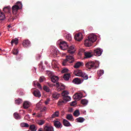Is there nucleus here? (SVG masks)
I'll list each match as a JSON object with an SVG mask.
<instances>
[{
  "instance_id": "1",
  "label": "nucleus",
  "mask_w": 131,
  "mask_h": 131,
  "mask_svg": "<svg viewBox=\"0 0 131 131\" xmlns=\"http://www.w3.org/2000/svg\"><path fill=\"white\" fill-rule=\"evenodd\" d=\"M97 40V36L95 35H90L84 41L86 47H91L92 43H94Z\"/></svg>"
},
{
  "instance_id": "2",
  "label": "nucleus",
  "mask_w": 131,
  "mask_h": 131,
  "mask_svg": "<svg viewBox=\"0 0 131 131\" xmlns=\"http://www.w3.org/2000/svg\"><path fill=\"white\" fill-rule=\"evenodd\" d=\"M75 61L73 56L67 55L66 56V59L62 61V66H67L69 64H72Z\"/></svg>"
},
{
  "instance_id": "3",
  "label": "nucleus",
  "mask_w": 131,
  "mask_h": 131,
  "mask_svg": "<svg viewBox=\"0 0 131 131\" xmlns=\"http://www.w3.org/2000/svg\"><path fill=\"white\" fill-rule=\"evenodd\" d=\"M20 8H22V3L20 2H17L15 5L12 6V10L13 15H16Z\"/></svg>"
},
{
  "instance_id": "4",
  "label": "nucleus",
  "mask_w": 131,
  "mask_h": 131,
  "mask_svg": "<svg viewBox=\"0 0 131 131\" xmlns=\"http://www.w3.org/2000/svg\"><path fill=\"white\" fill-rule=\"evenodd\" d=\"M85 66L88 69H97V68H98V67L96 66V63L92 61L88 62L85 64Z\"/></svg>"
},
{
  "instance_id": "5",
  "label": "nucleus",
  "mask_w": 131,
  "mask_h": 131,
  "mask_svg": "<svg viewBox=\"0 0 131 131\" xmlns=\"http://www.w3.org/2000/svg\"><path fill=\"white\" fill-rule=\"evenodd\" d=\"M93 53V55L96 56V57H100V56H101L103 53V50L100 48H97L94 50Z\"/></svg>"
},
{
  "instance_id": "6",
  "label": "nucleus",
  "mask_w": 131,
  "mask_h": 131,
  "mask_svg": "<svg viewBox=\"0 0 131 131\" xmlns=\"http://www.w3.org/2000/svg\"><path fill=\"white\" fill-rule=\"evenodd\" d=\"M59 47L61 50H67L68 49V45L67 44V42L66 41H63L60 42Z\"/></svg>"
},
{
  "instance_id": "7",
  "label": "nucleus",
  "mask_w": 131,
  "mask_h": 131,
  "mask_svg": "<svg viewBox=\"0 0 131 131\" xmlns=\"http://www.w3.org/2000/svg\"><path fill=\"white\" fill-rule=\"evenodd\" d=\"M56 85L57 86L56 90L57 92H61V91L65 90V85L61 83L57 82Z\"/></svg>"
},
{
  "instance_id": "8",
  "label": "nucleus",
  "mask_w": 131,
  "mask_h": 131,
  "mask_svg": "<svg viewBox=\"0 0 131 131\" xmlns=\"http://www.w3.org/2000/svg\"><path fill=\"white\" fill-rule=\"evenodd\" d=\"M43 129L44 131H55L53 126L48 124H46L43 126Z\"/></svg>"
},
{
  "instance_id": "9",
  "label": "nucleus",
  "mask_w": 131,
  "mask_h": 131,
  "mask_svg": "<svg viewBox=\"0 0 131 131\" xmlns=\"http://www.w3.org/2000/svg\"><path fill=\"white\" fill-rule=\"evenodd\" d=\"M3 11L5 13V15L7 16H10L11 15V7L7 6L3 8Z\"/></svg>"
},
{
  "instance_id": "10",
  "label": "nucleus",
  "mask_w": 131,
  "mask_h": 131,
  "mask_svg": "<svg viewBox=\"0 0 131 131\" xmlns=\"http://www.w3.org/2000/svg\"><path fill=\"white\" fill-rule=\"evenodd\" d=\"M74 38L77 41H81L82 40L83 36L81 33H79L75 35Z\"/></svg>"
},
{
  "instance_id": "11",
  "label": "nucleus",
  "mask_w": 131,
  "mask_h": 131,
  "mask_svg": "<svg viewBox=\"0 0 131 131\" xmlns=\"http://www.w3.org/2000/svg\"><path fill=\"white\" fill-rule=\"evenodd\" d=\"M53 123L56 128H61L63 126L62 123L59 121H54Z\"/></svg>"
},
{
  "instance_id": "12",
  "label": "nucleus",
  "mask_w": 131,
  "mask_h": 131,
  "mask_svg": "<svg viewBox=\"0 0 131 131\" xmlns=\"http://www.w3.org/2000/svg\"><path fill=\"white\" fill-rule=\"evenodd\" d=\"M84 73H83L81 70H77L74 71V74H75V75H76V76H80V77H82Z\"/></svg>"
},
{
  "instance_id": "13",
  "label": "nucleus",
  "mask_w": 131,
  "mask_h": 131,
  "mask_svg": "<svg viewBox=\"0 0 131 131\" xmlns=\"http://www.w3.org/2000/svg\"><path fill=\"white\" fill-rule=\"evenodd\" d=\"M33 94L35 97H37V98H40L41 97V94H40V92H39V90L36 89L35 90H34V92H33Z\"/></svg>"
},
{
  "instance_id": "14",
  "label": "nucleus",
  "mask_w": 131,
  "mask_h": 131,
  "mask_svg": "<svg viewBox=\"0 0 131 131\" xmlns=\"http://www.w3.org/2000/svg\"><path fill=\"white\" fill-rule=\"evenodd\" d=\"M84 55L85 57V58H92L93 56H94V54L93 52H85L84 53Z\"/></svg>"
},
{
  "instance_id": "15",
  "label": "nucleus",
  "mask_w": 131,
  "mask_h": 131,
  "mask_svg": "<svg viewBox=\"0 0 131 131\" xmlns=\"http://www.w3.org/2000/svg\"><path fill=\"white\" fill-rule=\"evenodd\" d=\"M23 46L24 48H27L30 46V41L29 40H24L23 42Z\"/></svg>"
},
{
  "instance_id": "16",
  "label": "nucleus",
  "mask_w": 131,
  "mask_h": 131,
  "mask_svg": "<svg viewBox=\"0 0 131 131\" xmlns=\"http://www.w3.org/2000/svg\"><path fill=\"white\" fill-rule=\"evenodd\" d=\"M7 17H9L7 14H5L4 12H1L0 13V21H3L5 20V19H7Z\"/></svg>"
},
{
  "instance_id": "17",
  "label": "nucleus",
  "mask_w": 131,
  "mask_h": 131,
  "mask_svg": "<svg viewBox=\"0 0 131 131\" xmlns=\"http://www.w3.org/2000/svg\"><path fill=\"white\" fill-rule=\"evenodd\" d=\"M80 66H83V62L78 61L74 66V68L77 69L79 68Z\"/></svg>"
},
{
  "instance_id": "18",
  "label": "nucleus",
  "mask_w": 131,
  "mask_h": 131,
  "mask_svg": "<svg viewBox=\"0 0 131 131\" xmlns=\"http://www.w3.org/2000/svg\"><path fill=\"white\" fill-rule=\"evenodd\" d=\"M51 81L52 82H57L58 81V80H59V77H58V76H52L51 78Z\"/></svg>"
},
{
  "instance_id": "19",
  "label": "nucleus",
  "mask_w": 131,
  "mask_h": 131,
  "mask_svg": "<svg viewBox=\"0 0 131 131\" xmlns=\"http://www.w3.org/2000/svg\"><path fill=\"white\" fill-rule=\"evenodd\" d=\"M74 98L75 100H80L82 98V94L81 93L77 94L74 96Z\"/></svg>"
},
{
  "instance_id": "20",
  "label": "nucleus",
  "mask_w": 131,
  "mask_h": 131,
  "mask_svg": "<svg viewBox=\"0 0 131 131\" xmlns=\"http://www.w3.org/2000/svg\"><path fill=\"white\" fill-rule=\"evenodd\" d=\"M72 81L75 84H80V83H81V80H80V79H78V78L74 79Z\"/></svg>"
},
{
  "instance_id": "21",
  "label": "nucleus",
  "mask_w": 131,
  "mask_h": 131,
  "mask_svg": "<svg viewBox=\"0 0 131 131\" xmlns=\"http://www.w3.org/2000/svg\"><path fill=\"white\" fill-rule=\"evenodd\" d=\"M52 97L54 98V99H56V100L59 99L60 97V94L57 93V92H53L52 94Z\"/></svg>"
},
{
  "instance_id": "22",
  "label": "nucleus",
  "mask_w": 131,
  "mask_h": 131,
  "mask_svg": "<svg viewBox=\"0 0 131 131\" xmlns=\"http://www.w3.org/2000/svg\"><path fill=\"white\" fill-rule=\"evenodd\" d=\"M63 124L64 125V126H71V124H70V122L68 121L66 119H64L63 120Z\"/></svg>"
},
{
  "instance_id": "23",
  "label": "nucleus",
  "mask_w": 131,
  "mask_h": 131,
  "mask_svg": "<svg viewBox=\"0 0 131 131\" xmlns=\"http://www.w3.org/2000/svg\"><path fill=\"white\" fill-rule=\"evenodd\" d=\"M71 74L69 73L68 74H64L63 75V79L64 80H69V79L70 78Z\"/></svg>"
},
{
  "instance_id": "24",
  "label": "nucleus",
  "mask_w": 131,
  "mask_h": 131,
  "mask_svg": "<svg viewBox=\"0 0 131 131\" xmlns=\"http://www.w3.org/2000/svg\"><path fill=\"white\" fill-rule=\"evenodd\" d=\"M73 50H74V47L71 46L69 50H68V53H69L71 55H72L74 54V51H73Z\"/></svg>"
},
{
  "instance_id": "25",
  "label": "nucleus",
  "mask_w": 131,
  "mask_h": 131,
  "mask_svg": "<svg viewBox=\"0 0 131 131\" xmlns=\"http://www.w3.org/2000/svg\"><path fill=\"white\" fill-rule=\"evenodd\" d=\"M19 42V39H18L17 38H15V39H12L11 40V45L13 46V43H15V46H17Z\"/></svg>"
},
{
  "instance_id": "26",
  "label": "nucleus",
  "mask_w": 131,
  "mask_h": 131,
  "mask_svg": "<svg viewBox=\"0 0 131 131\" xmlns=\"http://www.w3.org/2000/svg\"><path fill=\"white\" fill-rule=\"evenodd\" d=\"M67 119L68 120H70L71 121H73V116L72 114H69L67 115L66 117Z\"/></svg>"
},
{
  "instance_id": "27",
  "label": "nucleus",
  "mask_w": 131,
  "mask_h": 131,
  "mask_svg": "<svg viewBox=\"0 0 131 131\" xmlns=\"http://www.w3.org/2000/svg\"><path fill=\"white\" fill-rule=\"evenodd\" d=\"M77 122H80V123H82V122H83V121H84V120H85V119H84V118H82V117H79L78 118L76 119Z\"/></svg>"
},
{
  "instance_id": "28",
  "label": "nucleus",
  "mask_w": 131,
  "mask_h": 131,
  "mask_svg": "<svg viewBox=\"0 0 131 131\" xmlns=\"http://www.w3.org/2000/svg\"><path fill=\"white\" fill-rule=\"evenodd\" d=\"M62 98L66 103V102H68V101H70V100H71V98L70 96H68V95L67 96H63Z\"/></svg>"
},
{
  "instance_id": "29",
  "label": "nucleus",
  "mask_w": 131,
  "mask_h": 131,
  "mask_svg": "<svg viewBox=\"0 0 131 131\" xmlns=\"http://www.w3.org/2000/svg\"><path fill=\"white\" fill-rule=\"evenodd\" d=\"M23 107L24 109L29 108V102H28V101H25L23 104Z\"/></svg>"
},
{
  "instance_id": "30",
  "label": "nucleus",
  "mask_w": 131,
  "mask_h": 131,
  "mask_svg": "<svg viewBox=\"0 0 131 131\" xmlns=\"http://www.w3.org/2000/svg\"><path fill=\"white\" fill-rule=\"evenodd\" d=\"M14 117L15 119H21V116L17 113H14L13 114Z\"/></svg>"
},
{
  "instance_id": "31",
  "label": "nucleus",
  "mask_w": 131,
  "mask_h": 131,
  "mask_svg": "<svg viewBox=\"0 0 131 131\" xmlns=\"http://www.w3.org/2000/svg\"><path fill=\"white\" fill-rule=\"evenodd\" d=\"M73 115L74 116H75V117H77L78 116H79V115H80L79 110H76V111H75V112L73 113Z\"/></svg>"
},
{
  "instance_id": "32",
  "label": "nucleus",
  "mask_w": 131,
  "mask_h": 131,
  "mask_svg": "<svg viewBox=\"0 0 131 131\" xmlns=\"http://www.w3.org/2000/svg\"><path fill=\"white\" fill-rule=\"evenodd\" d=\"M23 102V100L22 99L18 98L15 101V104H17V105H20V104H22Z\"/></svg>"
},
{
  "instance_id": "33",
  "label": "nucleus",
  "mask_w": 131,
  "mask_h": 131,
  "mask_svg": "<svg viewBox=\"0 0 131 131\" xmlns=\"http://www.w3.org/2000/svg\"><path fill=\"white\" fill-rule=\"evenodd\" d=\"M30 129L31 131H36L37 130V128L34 125H31L30 126Z\"/></svg>"
},
{
  "instance_id": "34",
  "label": "nucleus",
  "mask_w": 131,
  "mask_h": 131,
  "mask_svg": "<svg viewBox=\"0 0 131 131\" xmlns=\"http://www.w3.org/2000/svg\"><path fill=\"white\" fill-rule=\"evenodd\" d=\"M39 69L40 71H43L45 70V68H43L42 62L41 61L39 63Z\"/></svg>"
},
{
  "instance_id": "35",
  "label": "nucleus",
  "mask_w": 131,
  "mask_h": 131,
  "mask_svg": "<svg viewBox=\"0 0 131 131\" xmlns=\"http://www.w3.org/2000/svg\"><path fill=\"white\" fill-rule=\"evenodd\" d=\"M52 118H55V117H59V111L55 112L52 116Z\"/></svg>"
},
{
  "instance_id": "36",
  "label": "nucleus",
  "mask_w": 131,
  "mask_h": 131,
  "mask_svg": "<svg viewBox=\"0 0 131 131\" xmlns=\"http://www.w3.org/2000/svg\"><path fill=\"white\" fill-rule=\"evenodd\" d=\"M45 122H46L45 120H38L36 122V123L38 124V125H42L43 124H45Z\"/></svg>"
},
{
  "instance_id": "37",
  "label": "nucleus",
  "mask_w": 131,
  "mask_h": 131,
  "mask_svg": "<svg viewBox=\"0 0 131 131\" xmlns=\"http://www.w3.org/2000/svg\"><path fill=\"white\" fill-rule=\"evenodd\" d=\"M20 126L21 127H29V124L27 123H20Z\"/></svg>"
},
{
  "instance_id": "38",
  "label": "nucleus",
  "mask_w": 131,
  "mask_h": 131,
  "mask_svg": "<svg viewBox=\"0 0 131 131\" xmlns=\"http://www.w3.org/2000/svg\"><path fill=\"white\" fill-rule=\"evenodd\" d=\"M97 74L98 76H102L104 74V70H100L97 72Z\"/></svg>"
},
{
  "instance_id": "39",
  "label": "nucleus",
  "mask_w": 131,
  "mask_h": 131,
  "mask_svg": "<svg viewBox=\"0 0 131 131\" xmlns=\"http://www.w3.org/2000/svg\"><path fill=\"white\" fill-rule=\"evenodd\" d=\"M61 95L62 97H66L69 95V92L68 91H64L63 92L61 93Z\"/></svg>"
},
{
  "instance_id": "40",
  "label": "nucleus",
  "mask_w": 131,
  "mask_h": 131,
  "mask_svg": "<svg viewBox=\"0 0 131 131\" xmlns=\"http://www.w3.org/2000/svg\"><path fill=\"white\" fill-rule=\"evenodd\" d=\"M66 38L67 40H69V41H71V40L72 39V37L71 36V34H68L66 36Z\"/></svg>"
},
{
  "instance_id": "41",
  "label": "nucleus",
  "mask_w": 131,
  "mask_h": 131,
  "mask_svg": "<svg viewBox=\"0 0 131 131\" xmlns=\"http://www.w3.org/2000/svg\"><path fill=\"white\" fill-rule=\"evenodd\" d=\"M81 103L82 104V105H88L89 101L86 99H83L81 101Z\"/></svg>"
},
{
  "instance_id": "42",
  "label": "nucleus",
  "mask_w": 131,
  "mask_h": 131,
  "mask_svg": "<svg viewBox=\"0 0 131 131\" xmlns=\"http://www.w3.org/2000/svg\"><path fill=\"white\" fill-rule=\"evenodd\" d=\"M6 19H7L9 22H13V20H15V18H14V17H13L12 16H10L9 18H8L7 17Z\"/></svg>"
},
{
  "instance_id": "43",
  "label": "nucleus",
  "mask_w": 131,
  "mask_h": 131,
  "mask_svg": "<svg viewBox=\"0 0 131 131\" xmlns=\"http://www.w3.org/2000/svg\"><path fill=\"white\" fill-rule=\"evenodd\" d=\"M43 89L47 93H50V88L48 86H44Z\"/></svg>"
},
{
  "instance_id": "44",
  "label": "nucleus",
  "mask_w": 131,
  "mask_h": 131,
  "mask_svg": "<svg viewBox=\"0 0 131 131\" xmlns=\"http://www.w3.org/2000/svg\"><path fill=\"white\" fill-rule=\"evenodd\" d=\"M83 78H84V79H85V80L89 79V76H88V75H86V74L84 73L83 74L82 77Z\"/></svg>"
},
{
  "instance_id": "45",
  "label": "nucleus",
  "mask_w": 131,
  "mask_h": 131,
  "mask_svg": "<svg viewBox=\"0 0 131 131\" xmlns=\"http://www.w3.org/2000/svg\"><path fill=\"white\" fill-rule=\"evenodd\" d=\"M66 103L64 100H59L58 102V105H63V104H65Z\"/></svg>"
},
{
  "instance_id": "46",
  "label": "nucleus",
  "mask_w": 131,
  "mask_h": 131,
  "mask_svg": "<svg viewBox=\"0 0 131 131\" xmlns=\"http://www.w3.org/2000/svg\"><path fill=\"white\" fill-rule=\"evenodd\" d=\"M52 53L54 56H56L57 54H58V50H57V49H55L52 51Z\"/></svg>"
},
{
  "instance_id": "47",
  "label": "nucleus",
  "mask_w": 131,
  "mask_h": 131,
  "mask_svg": "<svg viewBox=\"0 0 131 131\" xmlns=\"http://www.w3.org/2000/svg\"><path fill=\"white\" fill-rule=\"evenodd\" d=\"M46 79V78L43 76L40 77L39 81V82H43V81H45V80Z\"/></svg>"
},
{
  "instance_id": "48",
  "label": "nucleus",
  "mask_w": 131,
  "mask_h": 131,
  "mask_svg": "<svg viewBox=\"0 0 131 131\" xmlns=\"http://www.w3.org/2000/svg\"><path fill=\"white\" fill-rule=\"evenodd\" d=\"M19 53V51H18V49H14L13 50V55H17Z\"/></svg>"
},
{
  "instance_id": "49",
  "label": "nucleus",
  "mask_w": 131,
  "mask_h": 131,
  "mask_svg": "<svg viewBox=\"0 0 131 131\" xmlns=\"http://www.w3.org/2000/svg\"><path fill=\"white\" fill-rule=\"evenodd\" d=\"M36 85H37V88H38V89H39V90H41V85H40V84L39 82H37Z\"/></svg>"
},
{
  "instance_id": "50",
  "label": "nucleus",
  "mask_w": 131,
  "mask_h": 131,
  "mask_svg": "<svg viewBox=\"0 0 131 131\" xmlns=\"http://www.w3.org/2000/svg\"><path fill=\"white\" fill-rule=\"evenodd\" d=\"M68 69H63V70L61 71V73H65V72H68Z\"/></svg>"
},
{
  "instance_id": "51",
  "label": "nucleus",
  "mask_w": 131,
  "mask_h": 131,
  "mask_svg": "<svg viewBox=\"0 0 131 131\" xmlns=\"http://www.w3.org/2000/svg\"><path fill=\"white\" fill-rule=\"evenodd\" d=\"M40 57H41V55H40V54L37 55L36 56L37 60H39V59H40Z\"/></svg>"
},
{
  "instance_id": "52",
  "label": "nucleus",
  "mask_w": 131,
  "mask_h": 131,
  "mask_svg": "<svg viewBox=\"0 0 131 131\" xmlns=\"http://www.w3.org/2000/svg\"><path fill=\"white\" fill-rule=\"evenodd\" d=\"M47 110V107H43L41 110V112H45V111H46Z\"/></svg>"
},
{
  "instance_id": "53",
  "label": "nucleus",
  "mask_w": 131,
  "mask_h": 131,
  "mask_svg": "<svg viewBox=\"0 0 131 131\" xmlns=\"http://www.w3.org/2000/svg\"><path fill=\"white\" fill-rule=\"evenodd\" d=\"M75 104H76V102H75V101H72V103L71 104V106H74Z\"/></svg>"
},
{
  "instance_id": "54",
  "label": "nucleus",
  "mask_w": 131,
  "mask_h": 131,
  "mask_svg": "<svg viewBox=\"0 0 131 131\" xmlns=\"http://www.w3.org/2000/svg\"><path fill=\"white\" fill-rule=\"evenodd\" d=\"M73 110L72 108H70V110H69V112L70 113L73 112Z\"/></svg>"
},
{
  "instance_id": "55",
  "label": "nucleus",
  "mask_w": 131,
  "mask_h": 131,
  "mask_svg": "<svg viewBox=\"0 0 131 131\" xmlns=\"http://www.w3.org/2000/svg\"><path fill=\"white\" fill-rule=\"evenodd\" d=\"M38 131H44L43 130H42V128H40L38 129Z\"/></svg>"
},
{
  "instance_id": "56",
  "label": "nucleus",
  "mask_w": 131,
  "mask_h": 131,
  "mask_svg": "<svg viewBox=\"0 0 131 131\" xmlns=\"http://www.w3.org/2000/svg\"><path fill=\"white\" fill-rule=\"evenodd\" d=\"M45 104H46V105H48V104H49V101L47 100V101H45Z\"/></svg>"
},
{
  "instance_id": "57",
  "label": "nucleus",
  "mask_w": 131,
  "mask_h": 131,
  "mask_svg": "<svg viewBox=\"0 0 131 131\" xmlns=\"http://www.w3.org/2000/svg\"><path fill=\"white\" fill-rule=\"evenodd\" d=\"M8 27H9V28H11L12 26H11V25H9L8 26Z\"/></svg>"
},
{
  "instance_id": "58",
  "label": "nucleus",
  "mask_w": 131,
  "mask_h": 131,
  "mask_svg": "<svg viewBox=\"0 0 131 131\" xmlns=\"http://www.w3.org/2000/svg\"><path fill=\"white\" fill-rule=\"evenodd\" d=\"M35 114H36V113L33 114V116H34V115H35Z\"/></svg>"
},
{
  "instance_id": "59",
  "label": "nucleus",
  "mask_w": 131,
  "mask_h": 131,
  "mask_svg": "<svg viewBox=\"0 0 131 131\" xmlns=\"http://www.w3.org/2000/svg\"><path fill=\"white\" fill-rule=\"evenodd\" d=\"M38 117H40V115H38Z\"/></svg>"
},
{
  "instance_id": "60",
  "label": "nucleus",
  "mask_w": 131,
  "mask_h": 131,
  "mask_svg": "<svg viewBox=\"0 0 131 131\" xmlns=\"http://www.w3.org/2000/svg\"><path fill=\"white\" fill-rule=\"evenodd\" d=\"M2 35V33H0V36Z\"/></svg>"
},
{
  "instance_id": "61",
  "label": "nucleus",
  "mask_w": 131,
  "mask_h": 131,
  "mask_svg": "<svg viewBox=\"0 0 131 131\" xmlns=\"http://www.w3.org/2000/svg\"><path fill=\"white\" fill-rule=\"evenodd\" d=\"M1 51H2V49H0V52H1Z\"/></svg>"
}]
</instances>
